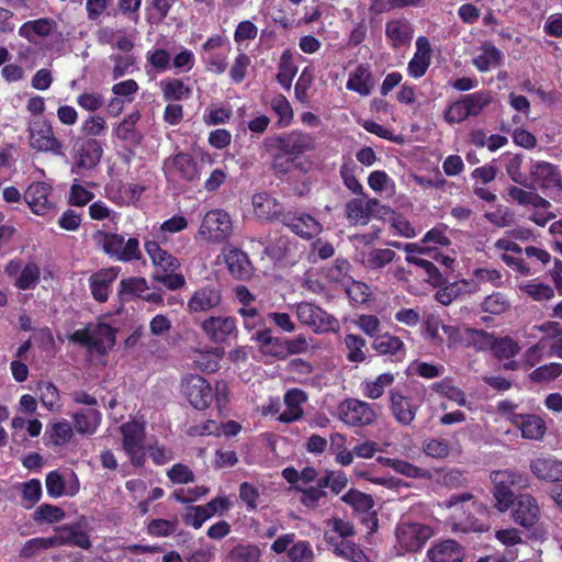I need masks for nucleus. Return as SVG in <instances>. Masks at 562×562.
Segmentation results:
<instances>
[{
  "label": "nucleus",
  "instance_id": "nucleus-2",
  "mask_svg": "<svg viewBox=\"0 0 562 562\" xmlns=\"http://www.w3.org/2000/svg\"><path fill=\"white\" fill-rule=\"evenodd\" d=\"M117 329L104 322L88 323L83 328L75 330L69 340L105 356L116 344Z\"/></svg>",
  "mask_w": 562,
  "mask_h": 562
},
{
  "label": "nucleus",
  "instance_id": "nucleus-25",
  "mask_svg": "<svg viewBox=\"0 0 562 562\" xmlns=\"http://www.w3.org/2000/svg\"><path fill=\"white\" fill-rule=\"evenodd\" d=\"M252 206L257 217L270 222L278 221L282 223V216L285 213L282 204L267 192L254 194Z\"/></svg>",
  "mask_w": 562,
  "mask_h": 562
},
{
  "label": "nucleus",
  "instance_id": "nucleus-41",
  "mask_svg": "<svg viewBox=\"0 0 562 562\" xmlns=\"http://www.w3.org/2000/svg\"><path fill=\"white\" fill-rule=\"evenodd\" d=\"M149 290L147 281L142 277L122 279L119 288V296L122 301H130L133 297L142 299Z\"/></svg>",
  "mask_w": 562,
  "mask_h": 562
},
{
  "label": "nucleus",
  "instance_id": "nucleus-20",
  "mask_svg": "<svg viewBox=\"0 0 562 562\" xmlns=\"http://www.w3.org/2000/svg\"><path fill=\"white\" fill-rule=\"evenodd\" d=\"M282 224L304 239H312L322 231V225L315 217L299 211H286L282 216Z\"/></svg>",
  "mask_w": 562,
  "mask_h": 562
},
{
  "label": "nucleus",
  "instance_id": "nucleus-26",
  "mask_svg": "<svg viewBox=\"0 0 562 562\" xmlns=\"http://www.w3.org/2000/svg\"><path fill=\"white\" fill-rule=\"evenodd\" d=\"M430 562H461L464 551L461 544L453 539H446L432 544L427 551Z\"/></svg>",
  "mask_w": 562,
  "mask_h": 562
},
{
  "label": "nucleus",
  "instance_id": "nucleus-17",
  "mask_svg": "<svg viewBox=\"0 0 562 562\" xmlns=\"http://www.w3.org/2000/svg\"><path fill=\"white\" fill-rule=\"evenodd\" d=\"M420 404L400 387L390 390V411L396 423L409 426L414 422Z\"/></svg>",
  "mask_w": 562,
  "mask_h": 562
},
{
  "label": "nucleus",
  "instance_id": "nucleus-10",
  "mask_svg": "<svg viewBox=\"0 0 562 562\" xmlns=\"http://www.w3.org/2000/svg\"><path fill=\"white\" fill-rule=\"evenodd\" d=\"M273 147L299 161L302 155L316 148V142L312 134L301 130H293L290 133L276 136L273 138Z\"/></svg>",
  "mask_w": 562,
  "mask_h": 562
},
{
  "label": "nucleus",
  "instance_id": "nucleus-15",
  "mask_svg": "<svg viewBox=\"0 0 562 562\" xmlns=\"http://www.w3.org/2000/svg\"><path fill=\"white\" fill-rule=\"evenodd\" d=\"M121 432L122 446L131 463L136 468L143 467L146 461L144 429L135 423H127L121 426Z\"/></svg>",
  "mask_w": 562,
  "mask_h": 562
},
{
  "label": "nucleus",
  "instance_id": "nucleus-27",
  "mask_svg": "<svg viewBox=\"0 0 562 562\" xmlns=\"http://www.w3.org/2000/svg\"><path fill=\"white\" fill-rule=\"evenodd\" d=\"M513 425L520 430L522 438L529 440H541L547 431L544 419L536 414L513 416Z\"/></svg>",
  "mask_w": 562,
  "mask_h": 562
},
{
  "label": "nucleus",
  "instance_id": "nucleus-43",
  "mask_svg": "<svg viewBox=\"0 0 562 562\" xmlns=\"http://www.w3.org/2000/svg\"><path fill=\"white\" fill-rule=\"evenodd\" d=\"M41 280L40 266L34 262H27L13 282V285L20 291L33 290Z\"/></svg>",
  "mask_w": 562,
  "mask_h": 562
},
{
  "label": "nucleus",
  "instance_id": "nucleus-37",
  "mask_svg": "<svg viewBox=\"0 0 562 562\" xmlns=\"http://www.w3.org/2000/svg\"><path fill=\"white\" fill-rule=\"evenodd\" d=\"M351 265L345 258H336L328 267L323 268V276L328 282L348 286L352 281L350 276Z\"/></svg>",
  "mask_w": 562,
  "mask_h": 562
},
{
  "label": "nucleus",
  "instance_id": "nucleus-55",
  "mask_svg": "<svg viewBox=\"0 0 562 562\" xmlns=\"http://www.w3.org/2000/svg\"><path fill=\"white\" fill-rule=\"evenodd\" d=\"M271 109L278 115L279 127H286L293 121V110L289 100L283 94H278L271 100Z\"/></svg>",
  "mask_w": 562,
  "mask_h": 562
},
{
  "label": "nucleus",
  "instance_id": "nucleus-60",
  "mask_svg": "<svg viewBox=\"0 0 562 562\" xmlns=\"http://www.w3.org/2000/svg\"><path fill=\"white\" fill-rule=\"evenodd\" d=\"M201 59L210 71L222 75L227 69L228 52H201Z\"/></svg>",
  "mask_w": 562,
  "mask_h": 562
},
{
  "label": "nucleus",
  "instance_id": "nucleus-16",
  "mask_svg": "<svg viewBox=\"0 0 562 562\" xmlns=\"http://www.w3.org/2000/svg\"><path fill=\"white\" fill-rule=\"evenodd\" d=\"M181 387L183 395L195 409L204 411L210 406L213 389L203 376L191 374L183 380Z\"/></svg>",
  "mask_w": 562,
  "mask_h": 562
},
{
  "label": "nucleus",
  "instance_id": "nucleus-9",
  "mask_svg": "<svg viewBox=\"0 0 562 562\" xmlns=\"http://www.w3.org/2000/svg\"><path fill=\"white\" fill-rule=\"evenodd\" d=\"M233 232V224L227 212L221 209L209 211L199 228L200 235L213 243L225 241Z\"/></svg>",
  "mask_w": 562,
  "mask_h": 562
},
{
  "label": "nucleus",
  "instance_id": "nucleus-58",
  "mask_svg": "<svg viewBox=\"0 0 562 562\" xmlns=\"http://www.w3.org/2000/svg\"><path fill=\"white\" fill-rule=\"evenodd\" d=\"M46 434L48 435L52 445L64 446L70 441L74 430L67 420H61L47 427Z\"/></svg>",
  "mask_w": 562,
  "mask_h": 562
},
{
  "label": "nucleus",
  "instance_id": "nucleus-49",
  "mask_svg": "<svg viewBox=\"0 0 562 562\" xmlns=\"http://www.w3.org/2000/svg\"><path fill=\"white\" fill-rule=\"evenodd\" d=\"M491 351L498 360L510 359L519 353L520 346L509 336L501 338L494 336Z\"/></svg>",
  "mask_w": 562,
  "mask_h": 562
},
{
  "label": "nucleus",
  "instance_id": "nucleus-57",
  "mask_svg": "<svg viewBox=\"0 0 562 562\" xmlns=\"http://www.w3.org/2000/svg\"><path fill=\"white\" fill-rule=\"evenodd\" d=\"M357 165L350 159L340 166L339 173L345 187L348 190H350L355 194L366 195L363 192L362 184L357 179Z\"/></svg>",
  "mask_w": 562,
  "mask_h": 562
},
{
  "label": "nucleus",
  "instance_id": "nucleus-36",
  "mask_svg": "<svg viewBox=\"0 0 562 562\" xmlns=\"http://www.w3.org/2000/svg\"><path fill=\"white\" fill-rule=\"evenodd\" d=\"M371 79L372 74L368 65L360 64L349 75L346 88L350 91L357 92L360 95H369L371 93Z\"/></svg>",
  "mask_w": 562,
  "mask_h": 562
},
{
  "label": "nucleus",
  "instance_id": "nucleus-7",
  "mask_svg": "<svg viewBox=\"0 0 562 562\" xmlns=\"http://www.w3.org/2000/svg\"><path fill=\"white\" fill-rule=\"evenodd\" d=\"M162 171L168 181L180 179L194 182L200 178L198 162L192 155L183 151L167 157L162 162Z\"/></svg>",
  "mask_w": 562,
  "mask_h": 562
},
{
  "label": "nucleus",
  "instance_id": "nucleus-28",
  "mask_svg": "<svg viewBox=\"0 0 562 562\" xmlns=\"http://www.w3.org/2000/svg\"><path fill=\"white\" fill-rule=\"evenodd\" d=\"M119 271L115 268L101 269L92 273L89 278V288L92 297L99 303H104L109 299L111 284L117 278Z\"/></svg>",
  "mask_w": 562,
  "mask_h": 562
},
{
  "label": "nucleus",
  "instance_id": "nucleus-35",
  "mask_svg": "<svg viewBox=\"0 0 562 562\" xmlns=\"http://www.w3.org/2000/svg\"><path fill=\"white\" fill-rule=\"evenodd\" d=\"M297 66L294 63V55L290 48L282 52L279 65L277 81L285 90H290L292 81L297 74Z\"/></svg>",
  "mask_w": 562,
  "mask_h": 562
},
{
  "label": "nucleus",
  "instance_id": "nucleus-8",
  "mask_svg": "<svg viewBox=\"0 0 562 562\" xmlns=\"http://www.w3.org/2000/svg\"><path fill=\"white\" fill-rule=\"evenodd\" d=\"M432 537V529L424 524L401 522L396 527V540L405 552H418Z\"/></svg>",
  "mask_w": 562,
  "mask_h": 562
},
{
  "label": "nucleus",
  "instance_id": "nucleus-39",
  "mask_svg": "<svg viewBox=\"0 0 562 562\" xmlns=\"http://www.w3.org/2000/svg\"><path fill=\"white\" fill-rule=\"evenodd\" d=\"M439 290L435 294V299L440 304L447 306L450 305L454 300H457L461 294L469 291L470 282L465 279L454 281L451 283H446L441 286H438Z\"/></svg>",
  "mask_w": 562,
  "mask_h": 562
},
{
  "label": "nucleus",
  "instance_id": "nucleus-23",
  "mask_svg": "<svg viewBox=\"0 0 562 562\" xmlns=\"http://www.w3.org/2000/svg\"><path fill=\"white\" fill-rule=\"evenodd\" d=\"M223 256L232 277L239 280H247L252 276V265L248 255L241 249L227 246L223 249Z\"/></svg>",
  "mask_w": 562,
  "mask_h": 562
},
{
  "label": "nucleus",
  "instance_id": "nucleus-54",
  "mask_svg": "<svg viewBox=\"0 0 562 562\" xmlns=\"http://www.w3.org/2000/svg\"><path fill=\"white\" fill-rule=\"evenodd\" d=\"M302 162L282 153V150L276 149L272 155L271 168L278 176L288 175L294 169H302Z\"/></svg>",
  "mask_w": 562,
  "mask_h": 562
},
{
  "label": "nucleus",
  "instance_id": "nucleus-64",
  "mask_svg": "<svg viewBox=\"0 0 562 562\" xmlns=\"http://www.w3.org/2000/svg\"><path fill=\"white\" fill-rule=\"evenodd\" d=\"M64 518L65 512L60 507L52 504L40 505L33 514V519L38 524H55L59 522Z\"/></svg>",
  "mask_w": 562,
  "mask_h": 562
},
{
  "label": "nucleus",
  "instance_id": "nucleus-46",
  "mask_svg": "<svg viewBox=\"0 0 562 562\" xmlns=\"http://www.w3.org/2000/svg\"><path fill=\"white\" fill-rule=\"evenodd\" d=\"M502 59L501 50L492 44H484L482 53L473 58V65L481 72L488 71L492 67L499 65Z\"/></svg>",
  "mask_w": 562,
  "mask_h": 562
},
{
  "label": "nucleus",
  "instance_id": "nucleus-56",
  "mask_svg": "<svg viewBox=\"0 0 562 562\" xmlns=\"http://www.w3.org/2000/svg\"><path fill=\"white\" fill-rule=\"evenodd\" d=\"M462 100L469 116H476L492 102V97L488 91H477L463 95Z\"/></svg>",
  "mask_w": 562,
  "mask_h": 562
},
{
  "label": "nucleus",
  "instance_id": "nucleus-5",
  "mask_svg": "<svg viewBox=\"0 0 562 562\" xmlns=\"http://www.w3.org/2000/svg\"><path fill=\"white\" fill-rule=\"evenodd\" d=\"M338 416L350 427H366L376 420V412L372 404L352 397L344 400L338 405Z\"/></svg>",
  "mask_w": 562,
  "mask_h": 562
},
{
  "label": "nucleus",
  "instance_id": "nucleus-42",
  "mask_svg": "<svg viewBox=\"0 0 562 562\" xmlns=\"http://www.w3.org/2000/svg\"><path fill=\"white\" fill-rule=\"evenodd\" d=\"M431 390L457 403L459 406H467L468 400L463 390L452 384L451 378H445L431 384Z\"/></svg>",
  "mask_w": 562,
  "mask_h": 562
},
{
  "label": "nucleus",
  "instance_id": "nucleus-24",
  "mask_svg": "<svg viewBox=\"0 0 562 562\" xmlns=\"http://www.w3.org/2000/svg\"><path fill=\"white\" fill-rule=\"evenodd\" d=\"M529 469L540 481L562 482V460L554 457H538L530 461Z\"/></svg>",
  "mask_w": 562,
  "mask_h": 562
},
{
  "label": "nucleus",
  "instance_id": "nucleus-33",
  "mask_svg": "<svg viewBox=\"0 0 562 562\" xmlns=\"http://www.w3.org/2000/svg\"><path fill=\"white\" fill-rule=\"evenodd\" d=\"M102 415L99 409L90 407L81 409L72 415V422L77 432L92 435L101 423Z\"/></svg>",
  "mask_w": 562,
  "mask_h": 562
},
{
  "label": "nucleus",
  "instance_id": "nucleus-61",
  "mask_svg": "<svg viewBox=\"0 0 562 562\" xmlns=\"http://www.w3.org/2000/svg\"><path fill=\"white\" fill-rule=\"evenodd\" d=\"M520 290L530 296L533 301H550L554 297V289L549 284L536 282V280L520 286Z\"/></svg>",
  "mask_w": 562,
  "mask_h": 562
},
{
  "label": "nucleus",
  "instance_id": "nucleus-47",
  "mask_svg": "<svg viewBox=\"0 0 562 562\" xmlns=\"http://www.w3.org/2000/svg\"><path fill=\"white\" fill-rule=\"evenodd\" d=\"M341 501L358 513H368L374 506V501L370 494L356 488H350L346 492L341 496Z\"/></svg>",
  "mask_w": 562,
  "mask_h": 562
},
{
  "label": "nucleus",
  "instance_id": "nucleus-4",
  "mask_svg": "<svg viewBox=\"0 0 562 562\" xmlns=\"http://www.w3.org/2000/svg\"><path fill=\"white\" fill-rule=\"evenodd\" d=\"M53 191V187L49 183L35 181L29 184L24 191L23 200L33 214L52 217L57 211Z\"/></svg>",
  "mask_w": 562,
  "mask_h": 562
},
{
  "label": "nucleus",
  "instance_id": "nucleus-44",
  "mask_svg": "<svg viewBox=\"0 0 562 562\" xmlns=\"http://www.w3.org/2000/svg\"><path fill=\"white\" fill-rule=\"evenodd\" d=\"M344 344L347 349L346 358L349 362L359 363L367 359V342L366 339L359 335L347 334L344 338Z\"/></svg>",
  "mask_w": 562,
  "mask_h": 562
},
{
  "label": "nucleus",
  "instance_id": "nucleus-30",
  "mask_svg": "<svg viewBox=\"0 0 562 562\" xmlns=\"http://www.w3.org/2000/svg\"><path fill=\"white\" fill-rule=\"evenodd\" d=\"M372 348L380 356L394 357L395 360H403L406 356V348L403 340L390 333L380 334L372 340Z\"/></svg>",
  "mask_w": 562,
  "mask_h": 562
},
{
  "label": "nucleus",
  "instance_id": "nucleus-29",
  "mask_svg": "<svg viewBox=\"0 0 562 562\" xmlns=\"http://www.w3.org/2000/svg\"><path fill=\"white\" fill-rule=\"evenodd\" d=\"M251 340L256 341L259 346V350L265 356H271L273 358L284 360V337H274L270 328H263L257 330L252 336Z\"/></svg>",
  "mask_w": 562,
  "mask_h": 562
},
{
  "label": "nucleus",
  "instance_id": "nucleus-45",
  "mask_svg": "<svg viewBox=\"0 0 562 562\" xmlns=\"http://www.w3.org/2000/svg\"><path fill=\"white\" fill-rule=\"evenodd\" d=\"M394 382V375L390 372L378 375L372 381H364L361 384L362 393L367 398L378 400L385 391V387L391 386Z\"/></svg>",
  "mask_w": 562,
  "mask_h": 562
},
{
  "label": "nucleus",
  "instance_id": "nucleus-21",
  "mask_svg": "<svg viewBox=\"0 0 562 562\" xmlns=\"http://www.w3.org/2000/svg\"><path fill=\"white\" fill-rule=\"evenodd\" d=\"M223 301L222 288L218 284H206L199 288L188 301L191 313L209 312L221 305Z\"/></svg>",
  "mask_w": 562,
  "mask_h": 562
},
{
  "label": "nucleus",
  "instance_id": "nucleus-11",
  "mask_svg": "<svg viewBox=\"0 0 562 562\" xmlns=\"http://www.w3.org/2000/svg\"><path fill=\"white\" fill-rule=\"evenodd\" d=\"M30 145L38 151H50L55 155L61 153L63 144L55 136L50 122L46 119L33 121L29 127Z\"/></svg>",
  "mask_w": 562,
  "mask_h": 562
},
{
  "label": "nucleus",
  "instance_id": "nucleus-12",
  "mask_svg": "<svg viewBox=\"0 0 562 562\" xmlns=\"http://www.w3.org/2000/svg\"><path fill=\"white\" fill-rule=\"evenodd\" d=\"M509 509L514 522L525 529L533 528L541 517L538 501L529 493H518Z\"/></svg>",
  "mask_w": 562,
  "mask_h": 562
},
{
  "label": "nucleus",
  "instance_id": "nucleus-48",
  "mask_svg": "<svg viewBox=\"0 0 562 562\" xmlns=\"http://www.w3.org/2000/svg\"><path fill=\"white\" fill-rule=\"evenodd\" d=\"M36 391L40 392V401L46 409L50 412L57 411L60 395L57 386L53 382L38 381L36 383Z\"/></svg>",
  "mask_w": 562,
  "mask_h": 562
},
{
  "label": "nucleus",
  "instance_id": "nucleus-6",
  "mask_svg": "<svg viewBox=\"0 0 562 562\" xmlns=\"http://www.w3.org/2000/svg\"><path fill=\"white\" fill-rule=\"evenodd\" d=\"M295 312L297 319L315 333L336 331L339 328L338 321L333 315L313 303L300 302L295 305Z\"/></svg>",
  "mask_w": 562,
  "mask_h": 562
},
{
  "label": "nucleus",
  "instance_id": "nucleus-1",
  "mask_svg": "<svg viewBox=\"0 0 562 562\" xmlns=\"http://www.w3.org/2000/svg\"><path fill=\"white\" fill-rule=\"evenodd\" d=\"M490 480L493 484L494 508L499 513L509 510L517 494L530 487L528 474L517 469L494 470Z\"/></svg>",
  "mask_w": 562,
  "mask_h": 562
},
{
  "label": "nucleus",
  "instance_id": "nucleus-53",
  "mask_svg": "<svg viewBox=\"0 0 562 562\" xmlns=\"http://www.w3.org/2000/svg\"><path fill=\"white\" fill-rule=\"evenodd\" d=\"M396 258L394 250L389 248H375L369 251L364 265L370 270H380Z\"/></svg>",
  "mask_w": 562,
  "mask_h": 562
},
{
  "label": "nucleus",
  "instance_id": "nucleus-63",
  "mask_svg": "<svg viewBox=\"0 0 562 562\" xmlns=\"http://www.w3.org/2000/svg\"><path fill=\"white\" fill-rule=\"evenodd\" d=\"M115 135L117 138L125 143V146L130 148L138 146L143 139L142 133L137 131L135 126H133V122L128 121H122L117 125Z\"/></svg>",
  "mask_w": 562,
  "mask_h": 562
},
{
  "label": "nucleus",
  "instance_id": "nucleus-32",
  "mask_svg": "<svg viewBox=\"0 0 562 562\" xmlns=\"http://www.w3.org/2000/svg\"><path fill=\"white\" fill-rule=\"evenodd\" d=\"M102 154L101 143L95 138H88L82 142L78 150L77 165L80 168L92 169L100 162Z\"/></svg>",
  "mask_w": 562,
  "mask_h": 562
},
{
  "label": "nucleus",
  "instance_id": "nucleus-31",
  "mask_svg": "<svg viewBox=\"0 0 562 562\" xmlns=\"http://www.w3.org/2000/svg\"><path fill=\"white\" fill-rule=\"evenodd\" d=\"M145 250L154 266L160 268L164 272H173L176 271L180 262L179 260L167 252L165 249L160 247V245L155 240H147L144 245Z\"/></svg>",
  "mask_w": 562,
  "mask_h": 562
},
{
  "label": "nucleus",
  "instance_id": "nucleus-18",
  "mask_svg": "<svg viewBox=\"0 0 562 562\" xmlns=\"http://www.w3.org/2000/svg\"><path fill=\"white\" fill-rule=\"evenodd\" d=\"M201 329L215 344H223L238 336L236 319L232 316H210L201 323Z\"/></svg>",
  "mask_w": 562,
  "mask_h": 562
},
{
  "label": "nucleus",
  "instance_id": "nucleus-59",
  "mask_svg": "<svg viewBox=\"0 0 562 562\" xmlns=\"http://www.w3.org/2000/svg\"><path fill=\"white\" fill-rule=\"evenodd\" d=\"M345 216L352 224L367 225L369 223L364 201L359 198L351 199L346 203Z\"/></svg>",
  "mask_w": 562,
  "mask_h": 562
},
{
  "label": "nucleus",
  "instance_id": "nucleus-52",
  "mask_svg": "<svg viewBox=\"0 0 562 562\" xmlns=\"http://www.w3.org/2000/svg\"><path fill=\"white\" fill-rule=\"evenodd\" d=\"M405 259L408 263H413L423 268L428 277L427 281L432 286H441L446 283V277L443 276V273L439 271V269L432 261L418 258L415 256H406Z\"/></svg>",
  "mask_w": 562,
  "mask_h": 562
},
{
  "label": "nucleus",
  "instance_id": "nucleus-22",
  "mask_svg": "<svg viewBox=\"0 0 562 562\" xmlns=\"http://www.w3.org/2000/svg\"><path fill=\"white\" fill-rule=\"evenodd\" d=\"M385 36L392 48H407L414 37V27L406 19L390 20L385 24Z\"/></svg>",
  "mask_w": 562,
  "mask_h": 562
},
{
  "label": "nucleus",
  "instance_id": "nucleus-38",
  "mask_svg": "<svg viewBox=\"0 0 562 562\" xmlns=\"http://www.w3.org/2000/svg\"><path fill=\"white\" fill-rule=\"evenodd\" d=\"M327 542L335 547L334 552L352 562H370L362 549L353 542L344 539L327 537Z\"/></svg>",
  "mask_w": 562,
  "mask_h": 562
},
{
  "label": "nucleus",
  "instance_id": "nucleus-50",
  "mask_svg": "<svg viewBox=\"0 0 562 562\" xmlns=\"http://www.w3.org/2000/svg\"><path fill=\"white\" fill-rule=\"evenodd\" d=\"M261 550L257 544L239 543L231 549L228 559L232 562H260Z\"/></svg>",
  "mask_w": 562,
  "mask_h": 562
},
{
  "label": "nucleus",
  "instance_id": "nucleus-34",
  "mask_svg": "<svg viewBox=\"0 0 562 562\" xmlns=\"http://www.w3.org/2000/svg\"><path fill=\"white\" fill-rule=\"evenodd\" d=\"M56 26L54 20L48 18H41L37 20H30L24 22L19 29V35L26 38L29 42H34L35 37L49 36Z\"/></svg>",
  "mask_w": 562,
  "mask_h": 562
},
{
  "label": "nucleus",
  "instance_id": "nucleus-62",
  "mask_svg": "<svg viewBox=\"0 0 562 562\" xmlns=\"http://www.w3.org/2000/svg\"><path fill=\"white\" fill-rule=\"evenodd\" d=\"M178 525L179 521L177 518H155L147 524L146 530L147 533L153 537H169L176 532Z\"/></svg>",
  "mask_w": 562,
  "mask_h": 562
},
{
  "label": "nucleus",
  "instance_id": "nucleus-13",
  "mask_svg": "<svg viewBox=\"0 0 562 562\" xmlns=\"http://www.w3.org/2000/svg\"><path fill=\"white\" fill-rule=\"evenodd\" d=\"M494 249L502 251L501 260L516 273L522 277L536 274V269L531 263H527L521 256L524 248L516 241L508 238H499L494 243Z\"/></svg>",
  "mask_w": 562,
  "mask_h": 562
},
{
  "label": "nucleus",
  "instance_id": "nucleus-19",
  "mask_svg": "<svg viewBox=\"0 0 562 562\" xmlns=\"http://www.w3.org/2000/svg\"><path fill=\"white\" fill-rule=\"evenodd\" d=\"M532 181L544 192L562 190V172L559 166L548 161H537L530 167Z\"/></svg>",
  "mask_w": 562,
  "mask_h": 562
},
{
  "label": "nucleus",
  "instance_id": "nucleus-14",
  "mask_svg": "<svg viewBox=\"0 0 562 562\" xmlns=\"http://www.w3.org/2000/svg\"><path fill=\"white\" fill-rule=\"evenodd\" d=\"M443 331L448 335L450 341L459 342L465 347H472L477 351L491 350L494 334L483 329L470 327L445 326Z\"/></svg>",
  "mask_w": 562,
  "mask_h": 562
},
{
  "label": "nucleus",
  "instance_id": "nucleus-40",
  "mask_svg": "<svg viewBox=\"0 0 562 562\" xmlns=\"http://www.w3.org/2000/svg\"><path fill=\"white\" fill-rule=\"evenodd\" d=\"M162 99L167 102L189 99L192 90L181 79H168L160 82Z\"/></svg>",
  "mask_w": 562,
  "mask_h": 562
},
{
  "label": "nucleus",
  "instance_id": "nucleus-3",
  "mask_svg": "<svg viewBox=\"0 0 562 562\" xmlns=\"http://www.w3.org/2000/svg\"><path fill=\"white\" fill-rule=\"evenodd\" d=\"M94 240L105 255L117 261L131 262L142 258L139 240L136 237L125 240L121 234L100 229L94 234Z\"/></svg>",
  "mask_w": 562,
  "mask_h": 562
},
{
  "label": "nucleus",
  "instance_id": "nucleus-51",
  "mask_svg": "<svg viewBox=\"0 0 562 562\" xmlns=\"http://www.w3.org/2000/svg\"><path fill=\"white\" fill-rule=\"evenodd\" d=\"M293 491L299 492V502L302 506L308 509H315L318 507L319 502L327 497V492L324 490L316 488L314 485L303 486L294 485Z\"/></svg>",
  "mask_w": 562,
  "mask_h": 562
}]
</instances>
